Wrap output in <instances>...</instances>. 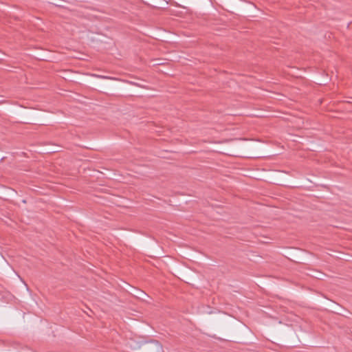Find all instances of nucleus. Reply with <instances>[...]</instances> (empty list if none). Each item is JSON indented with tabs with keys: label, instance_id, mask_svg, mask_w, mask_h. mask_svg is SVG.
I'll return each mask as SVG.
<instances>
[{
	"label": "nucleus",
	"instance_id": "f257e3e1",
	"mask_svg": "<svg viewBox=\"0 0 352 352\" xmlns=\"http://www.w3.org/2000/svg\"><path fill=\"white\" fill-rule=\"evenodd\" d=\"M155 347L157 352L162 351V346L158 342L155 343Z\"/></svg>",
	"mask_w": 352,
	"mask_h": 352
},
{
	"label": "nucleus",
	"instance_id": "f03ea898",
	"mask_svg": "<svg viewBox=\"0 0 352 352\" xmlns=\"http://www.w3.org/2000/svg\"><path fill=\"white\" fill-rule=\"evenodd\" d=\"M100 78H106L107 77L106 76H100Z\"/></svg>",
	"mask_w": 352,
	"mask_h": 352
}]
</instances>
